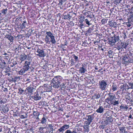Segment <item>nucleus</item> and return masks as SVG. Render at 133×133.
<instances>
[{
    "mask_svg": "<svg viewBox=\"0 0 133 133\" xmlns=\"http://www.w3.org/2000/svg\"><path fill=\"white\" fill-rule=\"evenodd\" d=\"M62 81V79L61 77L58 76L55 77L51 81L53 83V87L54 88L57 89L60 87V84Z\"/></svg>",
    "mask_w": 133,
    "mask_h": 133,
    "instance_id": "obj_1",
    "label": "nucleus"
},
{
    "mask_svg": "<svg viewBox=\"0 0 133 133\" xmlns=\"http://www.w3.org/2000/svg\"><path fill=\"white\" fill-rule=\"evenodd\" d=\"M119 40V34L117 33L114 34L113 36L110 38L108 41L111 44L113 45L116 42L118 41Z\"/></svg>",
    "mask_w": 133,
    "mask_h": 133,
    "instance_id": "obj_2",
    "label": "nucleus"
},
{
    "mask_svg": "<svg viewBox=\"0 0 133 133\" xmlns=\"http://www.w3.org/2000/svg\"><path fill=\"white\" fill-rule=\"evenodd\" d=\"M99 88L102 91L105 90L107 87V83L106 81L102 80L99 81L98 83Z\"/></svg>",
    "mask_w": 133,
    "mask_h": 133,
    "instance_id": "obj_3",
    "label": "nucleus"
},
{
    "mask_svg": "<svg viewBox=\"0 0 133 133\" xmlns=\"http://www.w3.org/2000/svg\"><path fill=\"white\" fill-rule=\"evenodd\" d=\"M110 93L108 94L109 95L108 98L105 99V101L108 104L111 105V103L115 101V97L113 95H110Z\"/></svg>",
    "mask_w": 133,
    "mask_h": 133,
    "instance_id": "obj_4",
    "label": "nucleus"
},
{
    "mask_svg": "<svg viewBox=\"0 0 133 133\" xmlns=\"http://www.w3.org/2000/svg\"><path fill=\"white\" fill-rule=\"evenodd\" d=\"M46 35L49 37L50 39V42L52 44H55L56 43V41L55 38V37L53 35V34L50 31L46 32Z\"/></svg>",
    "mask_w": 133,
    "mask_h": 133,
    "instance_id": "obj_5",
    "label": "nucleus"
},
{
    "mask_svg": "<svg viewBox=\"0 0 133 133\" xmlns=\"http://www.w3.org/2000/svg\"><path fill=\"white\" fill-rule=\"evenodd\" d=\"M36 52L38 53L37 55L41 57H44L45 56L44 51L43 49L38 48Z\"/></svg>",
    "mask_w": 133,
    "mask_h": 133,
    "instance_id": "obj_6",
    "label": "nucleus"
},
{
    "mask_svg": "<svg viewBox=\"0 0 133 133\" xmlns=\"http://www.w3.org/2000/svg\"><path fill=\"white\" fill-rule=\"evenodd\" d=\"M35 89L33 87H27L25 90V93L26 94L31 96L32 95L33 91Z\"/></svg>",
    "mask_w": 133,
    "mask_h": 133,
    "instance_id": "obj_7",
    "label": "nucleus"
},
{
    "mask_svg": "<svg viewBox=\"0 0 133 133\" xmlns=\"http://www.w3.org/2000/svg\"><path fill=\"white\" fill-rule=\"evenodd\" d=\"M123 43L121 42H119L115 45V48L118 50H121L122 51V49H123Z\"/></svg>",
    "mask_w": 133,
    "mask_h": 133,
    "instance_id": "obj_8",
    "label": "nucleus"
},
{
    "mask_svg": "<svg viewBox=\"0 0 133 133\" xmlns=\"http://www.w3.org/2000/svg\"><path fill=\"white\" fill-rule=\"evenodd\" d=\"M93 116L92 115H88L87 120L85 121V123L87 125L90 124L93 119Z\"/></svg>",
    "mask_w": 133,
    "mask_h": 133,
    "instance_id": "obj_9",
    "label": "nucleus"
},
{
    "mask_svg": "<svg viewBox=\"0 0 133 133\" xmlns=\"http://www.w3.org/2000/svg\"><path fill=\"white\" fill-rule=\"evenodd\" d=\"M8 105L7 104H6L5 105H2L1 107L2 110L4 113H6L9 111V108Z\"/></svg>",
    "mask_w": 133,
    "mask_h": 133,
    "instance_id": "obj_10",
    "label": "nucleus"
},
{
    "mask_svg": "<svg viewBox=\"0 0 133 133\" xmlns=\"http://www.w3.org/2000/svg\"><path fill=\"white\" fill-rule=\"evenodd\" d=\"M30 64V62H29L27 61H25L23 68L27 71L30 68L29 65Z\"/></svg>",
    "mask_w": 133,
    "mask_h": 133,
    "instance_id": "obj_11",
    "label": "nucleus"
},
{
    "mask_svg": "<svg viewBox=\"0 0 133 133\" xmlns=\"http://www.w3.org/2000/svg\"><path fill=\"white\" fill-rule=\"evenodd\" d=\"M41 97L40 96V94L36 92L35 93L34 95L32 97V99H34L35 100H38L41 99Z\"/></svg>",
    "mask_w": 133,
    "mask_h": 133,
    "instance_id": "obj_12",
    "label": "nucleus"
},
{
    "mask_svg": "<svg viewBox=\"0 0 133 133\" xmlns=\"http://www.w3.org/2000/svg\"><path fill=\"white\" fill-rule=\"evenodd\" d=\"M5 37L8 39L10 42H13L14 38L11 35L7 34L6 35Z\"/></svg>",
    "mask_w": 133,
    "mask_h": 133,
    "instance_id": "obj_13",
    "label": "nucleus"
},
{
    "mask_svg": "<svg viewBox=\"0 0 133 133\" xmlns=\"http://www.w3.org/2000/svg\"><path fill=\"white\" fill-rule=\"evenodd\" d=\"M22 22H23L22 24L21 25L20 29H24L26 25H28V23L27 22L25 21H22Z\"/></svg>",
    "mask_w": 133,
    "mask_h": 133,
    "instance_id": "obj_14",
    "label": "nucleus"
},
{
    "mask_svg": "<svg viewBox=\"0 0 133 133\" xmlns=\"http://www.w3.org/2000/svg\"><path fill=\"white\" fill-rule=\"evenodd\" d=\"M44 86L45 87V89L47 91L50 92L52 90L51 85L44 84Z\"/></svg>",
    "mask_w": 133,
    "mask_h": 133,
    "instance_id": "obj_15",
    "label": "nucleus"
},
{
    "mask_svg": "<svg viewBox=\"0 0 133 133\" xmlns=\"http://www.w3.org/2000/svg\"><path fill=\"white\" fill-rule=\"evenodd\" d=\"M69 127V125H63V126L58 129V130L60 132H63L68 129Z\"/></svg>",
    "mask_w": 133,
    "mask_h": 133,
    "instance_id": "obj_16",
    "label": "nucleus"
},
{
    "mask_svg": "<svg viewBox=\"0 0 133 133\" xmlns=\"http://www.w3.org/2000/svg\"><path fill=\"white\" fill-rule=\"evenodd\" d=\"M104 109L101 106H99V108L96 110V112L99 113H102L104 111Z\"/></svg>",
    "mask_w": 133,
    "mask_h": 133,
    "instance_id": "obj_17",
    "label": "nucleus"
},
{
    "mask_svg": "<svg viewBox=\"0 0 133 133\" xmlns=\"http://www.w3.org/2000/svg\"><path fill=\"white\" fill-rule=\"evenodd\" d=\"M27 58V55L23 54L21 55L20 56V60L21 61V63H22L23 61L26 59Z\"/></svg>",
    "mask_w": 133,
    "mask_h": 133,
    "instance_id": "obj_18",
    "label": "nucleus"
},
{
    "mask_svg": "<svg viewBox=\"0 0 133 133\" xmlns=\"http://www.w3.org/2000/svg\"><path fill=\"white\" fill-rule=\"evenodd\" d=\"M127 85V84H124L123 85H121L120 87V90L122 91V93H123L124 90H126Z\"/></svg>",
    "mask_w": 133,
    "mask_h": 133,
    "instance_id": "obj_19",
    "label": "nucleus"
},
{
    "mask_svg": "<svg viewBox=\"0 0 133 133\" xmlns=\"http://www.w3.org/2000/svg\"><path fill=\"white\" fill-rule=\"evenodd\" d=\"M109 23L110 26L111 27H115L116 26V23L115 22H112V21H109Z\"/></svg>",
    "mask_w": 133,
    "mask_h": 133,
    "instance_id": "obj_20",
    "label": "nucleus"
},
{
    "mask_svg": "<svg viewBox=\"0 0 133 133\" xmlns=\"http://www.w3.org/2000/svg\"><path fill=\"white\" fill-rule=\"evenodd\" d=\"M80 132H81L80 129L77 126L75 127L72 131V133H79Z\"/></svg>",
    "mask_w": 133,
    "mask_h": 133,
    "instance_id": "obj_21",
    "label": "nucleus"
},
{
    "mask_svg": "<svg viewBox=\"0 0 133 133\" xmlns=\"http://www.w3.org/2000/svg\"><path fill=\"white\" fill-rule=\"evenodd\" d=\"M66 83L64 82L62 83V84L61 83L60 84V87L62 90H64L65 89H66Z\"/></svg>",
    "mask_w": 133,
    "mask_h": 133,
    "instance_id": "obj_22",
    "label": "nucleus"
},
{
    "mask_svg": "<svg viewBox=\"0 0 133 133\" xmlns=\"http://www.w3.org/2000/svg\"><path fill=\"white\" fill-rule=\"evenodd\" d=\"M34 115L35 116V118H36L37 121L38 120V116L39 115V113L37 111H34L33 112Z\"/></svg>",
    "mask_w": 133,
    "mask_h": 133,
    "instance_id": "obj_23",
    "label": "nucleus"
},
{
    "mask_svg": "<svg viewBox=\"0 0 133 133\" xmlns=\"http://www.w3.org/2000/svg\"><path fill=\"white\" fill-rule=\"evenodd\" d=\"M84 131L85 132H88L89 130V125H83Z\"/></svg>",
    "mask_w": 133,
    "mask_h": 133,
    "instance_id": "obj_24",
    "label": "nucleus"
},
{
    "mask_svg": "<svg viewBox=\"0 0 133 133\" xmlns=\"http://www.w3.org/2000/svg\"><path fill=\"white\" fill-rule=\"evenodd\" d=\"M110 117H108V118L106 119L105 121V124H106V125L109 124H112L111 122L112 121V119H111L110 120Z\"/></svg>",
    "mask_w": 133,
    "mask_h": 133,
    "instance_id": "obj_25",
    "label": "nucleus"
},
{
    "mask_svg": "<svg viewBox=\"0 0 133 133\" xmlns=\"http://www.w3.org/2000/svg\"><path fill=\"white\" fill-rule=\"evenodd\" d=\"M117 85L114 83H113L112 85V92L114 91L117 90Z\"/></svg>",
    "mask_w": 133,
    "mask_h": 133,
    "instance_id": "obj_26",
    "label": "nucleus"
},
{
    "mask_svg": "<svg viewBox=\"0 0 133 133\" xmlns=\"http://www.w3.org/2000/svg\"><path fill=\"white\" fill-rule=\"evenodd\" d=\"M123 60L126 63L129 62H130L129 58L127 57L126 55H125L123 58Z\"/></svg>",
    "mask_w": 133,
    "mask_h": 133,
    "instance_id": "obj_27",
    "label": "nucleus"
},
{
    "mask_svg": "<svg viewBox=\"0 0 133 133\" xmlns=\"http://www.w3.org/2000/svg\"><path fill=\"white\" fill-rule=\"evenodd\" d=\"M26 71H27L26 70L23 68L22 69L18 71V74L20 75H23Z\"/></svg>",
    "mask_w": 133,
    "mask_h": 133,
    "instance_id": "obj_28",
    "label": "nucleus"
},
{
    "mask_svg": "<svg viewBox=\"0 0 133 133\" xmlns=\"http://www.w3.org/2000/svg\"><path fill=\"white\" fill-rule=\"evenodd\" d=\"M82 65L83 67H80L79 70V71L81 74L84 73L86 71L85 69L84 68L83 65Z\"/></svg>",
    "mask_w": 133,
    "mask_h": 133,
    "instance_id": "obj_29",
    "label": "nucleus"
},
{
    "mask_svg": "<svg viewBox=\"0 0 133 133\" xmlns=\"http://www.w3.org/2000/svg\"><path fill=\"white\" fill-rule=\"evenodd\" d=\"M71 17V16H70L69 14H67L64 16L63 18L65 19H69Z\"/></svg>",
    "mask_w": 133,
    "mask_h": 133,
    "instance_id": "obj_30",
    "label": "nucleus"
},
{
    "mask_svg": "<svg viewBox=\"0 0 133 133\" xmlns=\"http://www.w3.org/2000/svg\"><path fill=\"white\" fill-rule=\"evenodd\" d=\"M73 57L74 58V59L75 60V61L76 62H79V59H78V57L75 55H72Z\"/></svg>",
    "mask_w": 133,
    "mask_h": 133,
    "instance_id": "obj_31",
    "label": "nucleus"
},
{
    "mask_svg": "<svg viewBox=\"0 0 133 133\" xmlns=\"http://www.w3.org/2000/svg\"><path fill=\"white\" fill-rule=\"evenodd\" d=\"M119 103L118 101H116L115 100V101L114 102H112L111 103V105H115L118 104Z\"/></svg>",
    "mask_w": 133,
    "mask_h": 133,
    "instance_id": "obj_32",
    "label": "nucleus"
},
{
    "mask_svg": "<svg viewBox=\"0 0 133 133\" xmlns=\"http://www.w3.org/2000/svg\"><path fill=\"white\" fill-rule=\"evenodd\" d=\"M125 98L126 100L128 99V100H129L131 102L132 101V99H131V97L130 96H128V95H127V96H126Z\"/></svg>",
    "mask_w": 133,
    "mask_h": 133,
    "instance_id": "obj_33",
    "label": "nucleus"
},
{
    "mask_svg": "<svg viewBox=\"0 0 133 133\" xmlns=\"http://www.w3.org/2000/svg\"><path fill=\"white\" fill-rule=\"evenodd\" d=\"M7 9H3L1 11V13L3 15H4V14H5L7 12Z\"/></svg>",
    "mask_w": 133,
    "mask_h": 133,
    "instance_id": "obj_34",
    "label": "nucleus"
},
{
    "mask_svg": "<svg viewBox=\"0 0 133 133\" xmlns=\"http://www.w3.org/2000/svg\"><path fill=\"white\" fill-rule=\"evenodd\" d=\"M14 78L15 83L17 82L18 81L21 79L20 77L19 76L15 77Z\"/></svg>",
    "mask_w": 133,
    "mask_h": 133,
    "instance_id": "obj_35",
    "label": "nucleus"
},
{
    "mask_svg": "<svg viewBox=\"0 0 133 133\" xmlns=\"http://www.w3.org/2000/svg\"><path fill=\"white\" fill-rule=\"evenodd\" d=\"M46 121V118L45 117H43L42 118L41 120V123L42 124H44L45 123Z\"/></svg>",
    "mask_w": 133,
    "mask_h": 133,
    "instance_id": "obj_36",
    "label": "nucleus"
},
{
    "mask_svg": "<svg viewBox=\"0 0 133 133\" xmlns=\"http://www.w3.org/2000/svg\"><path fill=\"white\" fill-rule=\"evenodd\" d=\"M85 21L86 24L89 25H90L92 24V23H90V21H89L87 19H85Z\"/></svg>",
    "mask_w": 133,
    "mask_h": 133,
    "instance_id": "obj_37",
    "label": "nucleus"
},
{
    "mask_svg": "<svg viewBox=\"0 0 133 133\" xmlns=\"http://www.w3.org/2000/svg\"><path fill=\"white\" fill-rule=\"evenodd\" d=\"M28 129L30 131L32 132H34V131L35 130V128L31 126L30 127L29 129Z\"/></svg>",
    "mask_w": 133,
    "mask_h": 133,
    "instance_id": "obj_38",
    "label": "nucleus"
},
{
    "mask_svg": "<svg viewBox=\"0 0 133 133\" xmlns=\"http://www.w3.org/2000/svg\"><path fill=\"white\" fill-rule=\"evenodd\" d=\"M128 45V43H123V47L124 48L126 49L127 47V45Z\"/></svg>",
    "mask_w": 133,
    "mask_h": 133,
    "instance_id": "obj_39",
    "label": "nucleus"
},
{
    "mask_svg": "<svg viewBox=\"0 0 133 133\" xmlns=\"http://www.w3.org/2000/svg\"><path fill=\"white\" fill-rule=\"evenodd\" d=\"M93 28H89L88 30L87 31V32L89 33H90L93 31Z\"/></svg>",
    "mask_w": 133,
    "mask_h": 133,
    "instance_id": "obj_40",
    "label": "nucleus"
},
{
    "mask_svg": "<svg viewBox=\"0 0 133 133\" xmlns=\"http://www.w3.org/2000/svg\"><path fill=\"white\" fill-rule=\"evenodd\" d=\"M113 51L111 50H110L108 51V54H109V57H112V56Z\"/></svg>",
    "mask_w": 133,
    "mask_h": 133,
    "instance_id": "obj_41",
    "label": "nucleus"
},
{
    "mask_svg": "<svg viewBox=\"0 0 133 133\" xmlns=\"http://www.w3.org/2000/svg\"><path fill=\"white\" fill-rule=\"evenodd\" d=\"M128 84L130 86H131V87H130L129 88L133 89V82L132 83L129 82Z\"/></svg>",
    "mask_w": 133,
    "mask_h": 133,
    "instance_id": "obj_42",
    "label": "nucleus"
},
{
    "mask_svg": "<svg viewBox=\"0 0 133 133\" xmlns=\"http://www.w3.org/2000/svg\"><path fill=\"white\" fill-rule=\"evenodd\" d=\"M18 90L19 93L21 94H22L24 91V90H22L21 88L19 89Z\"/></svg>",
    "mask_w": 133,
    "mask_h": 133,
    "instance_id": "obj_43",
    "label": "nucleus"
},
{
    "mask_svg": "<svg viewBox=\"0 0 133 133\" xmlns=\"http://www.w3.org/2000/svg\"><path fill=\"white\" fill-rule=\"evenodd\" d=\"M45 129V127H40L39 129V130L41 132H43V129Z\"/></svg>",
    "mask_w": 133,
    "mask_h": 133,
    "instance_id": "obj_44",
    "label": "nucleus"
},
{
    "mask_svg": "<svg viewBox=\"0 0 133 133\" xmlns=\"http://www.w3.org/2000/svg\"><path fill=\"white\" fill-rule=\"evenodd\" d=\"M6 64V63L5 62H2V68H4V67L5 66V65Z\"/></svg>",
    "mask_w": 133,
    "mask_h": 133,
    "instance_id": "obj_45",
    "label": "nucleus"
},
{
    "mask_svg": "<svg viewBox=\"0 0 133 133\" xmlns=\"http://www.w3.org/2000/svg\"><path fill=\"white\" fill-rule=\"evenodd\" d=\"M66 0H60L59 1V3L61 4V5L62 4V3L63 2H64L66 1Z\"/></svg>",
    "mask_w": 133,
    "mask_h": 133,
    "instance_id": "obj_46",
    "label": "nucleus"
},
{
    "mask_svg": "<svg viewBox=\"0 0 133 133\" xmlns=\"http://www.w3.org/2000/svg\"><path fill=\"white\" fill-rule=\"evenodd\" d=\"M124 35V38L125 39L127 38V37L126 36V33L125 31H123V32Z\"/></svg>",
    "mask_w": 133,
    "mask_h": 133,
    "instance_id": "obj_47",
    "label": "nucleus"
},
{
    "mask_svg": "<svg viewBox=\"0 0 133 133\" xmlns=\"http://www.w3.org/2000/svg\"><path fill=\"white\" fill-rule=\"evenodd\" d=\"M26 61H27L28 62H30V63H31V58L29 57L27 58V60Z\"/></svg>",
    "mask_w": 133,
    "mask_h": 133,
    "instance_id": "obj_48",
    "label": "nucleus"
},
{
    "mask_svg": "<svg viewBox=\"0 0 133 133\" xmlns=\"http://www.w3.org/2000/svg\"><path fill=\"white\" fill-rule=\"evenodd\" d=\"M4 129H5V130H6V131H7L8 130L10 129L9 128H8L6 126H4Z\"/></svg>",
    "mask_w": 133,
    "mask_h": 133,
    "instance_id": "obj_49",
    "label": "nucleus"
},
{
    "mask_svg": "<svg viewBox=\"0 0 133 133\" xmlns=\"http://www.w3.org/2000/svg\"><path fill=\"white\" fill-rule=\"evenodd\" d=\"M121 0H114V2L116 3H120Z\"/></svg>",
    "mask_w": 133,
    "mask_h": 133,
    "instance_id": "obj_50",
    "label": "nucleus"
},
{
    "mask_svg": "<svg viewBox=\"0 0 133 133\" xmlns=\"http://www.w3.org/2000/svg\"><path fill=\"white\" fill-rule=\"evenodd\" d=\"M65 133H72V132L70 130H68L65 132Z\"/></svg>",
    "mask_w": 133,
    "mask_h": 133,
    "instance_id": "obj_51",
    "label": "nucleus"
},
{
    "mask_svg": "<svg viewBox=\"0 0 133 133\" xmlns=\"http://www.w3.org/2000/svg\"><path fill=\"white\" fill-rule=\"evenodd\" d=\"M105 19H103L101 21V22H102V24H104L105 23Z\"/></svg>",
    "mask_w": 133,
    "mask_h": 133,
    "instance_id": "obj_52",
    "label": "nucleus"
},
{
    "mask_svg": "<svg viewBox=\"0 0 133 133\" xmlns=\"http://www.w3.org/2000/svg\"><path fill=\"white\" fill-rule=\"evenodd\" d=\"M49 37L47 35L45 36V40H49Z\"/></svg>",
    "mask_w": 133,
    "mask_h": 133,
    "instance_id": "obj_53",
    "label": "nucleus"
},
{
    "mask_svg": "<svg viewBox=\"0 0 133 133\" xmlns=\"http://www.w3.org/2000/svg\"><path fill=\"white\" fill-rule=\"evenodd\" d=\"M124 132H127L128 131V129H127V128H125V127H124Z\"/></svg>",
    "mask_w": 133,
    "mask_h": 133,
    "instance_id": "obj_54",
    "label": "nucleus"
},
{
    "mask_svg": "<svg viewBox=\"0 0 133 133\" xmlns=\"http://www.w3.org/2000/svg\"><path fill=\"white\" fill-rule=\"evenodd\" d=\"M20 117H21V118L22 119H23V118H26V116H24V115H21L20 116Z\"/></svg>",
    "mask_w": 133,
    "mask_h": 133,
    "instance_id": "obj_55",
    "label": "nucleus"
},
{
    "mask_svg": "<svg viewBox=\"0 0 133 133\" xmlns=\"http://www.w3.org/2000/svg\"><path fill=\"white\" fill-rule=\"evenodd\" d=\"M132 128L131 127L129 126V127H127V129L128 130L132 129Z\"/></svg>",
    "mask_w": 133,
    "mask_h": 133,
    "instance_id": "obj_56",
    "label": "nucleus"
},
{
    "mask_svg": "<svg viewBox=\"0 0 133 133\" xmlns=\"http://www.w3.org/2000/svg\"><path fill=\"white\" fill-rule=\"evenodd\" d=\"M96 98L97 99L99 98L100 97V95L99 94H98L96 96Z\"/></svg>",
    "mask_w": 133,
    "mask_h": 133,
    "instance_id": "obj_57",
    "label": "nucleus"
},
{
    "mask_svg": "<svg viewBox=\"0 0 133 133\" xmlns=\"http://www.w3.org/2000/svg\"><path fill=\"white\" fill-rule=\"evenodd\" d=\"M127 24L128 27H130L131 25V24L129 23V22L127 23Z\"/></svg>",
    "mask_w": 133,
    "mask_h": 133,
    "instance_id": "obj_58",
    "label": "nucleus"
},
{
    "mask_svg": "<svg viewBox=\"0 0 133 133\" xmlns=\"http://www.w3.org/2000/svg\"><path fill=\"white\" fill-rule=\"evenodd\" d=\"M3 103L2 99L0 97V104Z\"/></svg>",
    "mask_w": 133,
    "mask_h": 133,
    "instance_id": "obj_59",
    "label": "nucleus"
},
{
    "mask_svg": "<svg viewBox=\"0 0 133 133\" xmlns=\"http://www.w3.org/2000/svg\"><path fill=\"white\" fill-rule=\"evenodd\" d=\"M124 127H122L120 128V130L121 131L123 132V131H124Z\"/></svg>",
    "mask_w": 133,
    "mask_h": 133,
    "instance_id": "obj_60",
    "label": "nucleus"
},
{
    "mask_svg": "<svg viewBox=\"0 0 133 133\" xmlns=\"http://www.w3.org/2000/svg\"><path fill=\"white\" fill-rule=\"evenodd\" d=\"M11 81L12 82H14L15 83V79H14V77H12L11 78Z\"/></svg>",
    "mask_w": 133,
    "mask_h": 133,
    "instance_id": "obj_61",
    "label": "nucleus"
},
{
    "mask_svg": "<svg viewBox=\"0 0 133 133\" xmlns=\"http://www.w3.org/2000/svg\"><path fill=\"white\" fill-rule=\"evenodd\" d=\"M45 41L46 42V43L49 44L50 43V41H49V40H45Z\"/></svg>",
    "mask_w": 133,
    "mask_h": 133,
    "instance_id": "obj_62",
    "label": "nucleus"
},
{
    "mask_svg": "<svg viewBox=\"0 0 133 133\" xmlns=\"http://www.w3.org/2000/svg\"><path fill=\"white\" fill-rule=\"evenodd\" d=\"M105 125H100L99 126V127L101 128L104 129V126H105Z\"/></svg>",
    "mask_w": 133,
    "mask_h": 133,
    "instance_id": "obj_63",
    "label": "nucleus"
},
{
    "mask_svg": "<svg viewBox=\"0 0 133 133\" xmlns=\"http://www.w3.org/2000/svg\"><path fill=\"white\" fill-rule=\"evenodd\" d=\"M131 12L133 15V7H132L131 8Z\"/></svg>",
    "mask_w": 133,
    "mask_h": 133,
    "instance_id": "obj_64",
    "label": "nucleus"
}]
</instances>
